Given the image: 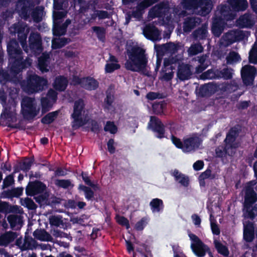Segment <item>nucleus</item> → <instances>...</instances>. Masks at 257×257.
Instances as JSON below:
<instances>
[{"mask_svg":"<svg viewBox=\"0 0 257 257\" xmlns=\"http://www.w3.org/2000/svg\"><path fill=\"white\" fill-rule=\"evenodd\" d=\"M126 53L128 59L124 63V67L127 70L139 72L146 69L148 60L144 49L133 46L126 49Z\"/></svg>","mask_w":257,"mask_h":257,"instance_id":"nucleus-1","label":"nucleus"},{"mask_svg":"<svg viewBox=\"0 0 257 257\" xmlns=\"http://www.w3.org/2000/svg\"><path fill=\"white\" fill-rule=\"evenodd\" d=\"M21 106V113L26 120H33L39 112L34 98L25 96L22 99Z\"/></svg>","mask_w":257,"mask_h":257,"instance_id":"nucleus-2","label":"nucleus"},{"mask_svg":"<svg viewBox=\"0 0 257 257\" xmlns=\"http://www.w3.org/2000/svg\"><path fill=\"white\" fill-rule=\"evenodd\" d=\"M46 79L36 74H29L27 77L25 89L30 93L42 91L47 85Z\"/></svg>","mask_w":257,"mask_h":257,"instance_id":"nucleus-3","label":"nucleus"},{"mask_svg":"<svg viewBox=\"0 0 257 257\" xmlns=\"http://www.w3.org/2000/svg\"><path fill=\"white\" fill-rule=\"evenodd\" d=\"M84 107L85 104L82 99L75 101L73 111L71 115V118L73 119L71 125L74 130H77L87 123V120L82 116Z\"/></svg>","mask_w":257,"mask_h":257,"instance_id":"nucleus-4","label":"nucleus"},{"mask_svg":"<svg viewBox=\"0 0 257 257\" xmlns=\"http://www.w3.org/2000/svg\"><path fill=\"white\" fill-rule=\"evenodd\" d=\"M183 3L187 10L200 8L201 14L203 16L209 14L213 7L211 0H183Z\"/></svg>","mask_w":257,"mask_h":257,"instance_id":"nucleus-5","label":"nucleus"},{"mask_svg":"<svg viewBox=\"0 0 257 257\" xmlns=\"http://www.w3.org/2000/svg\"><path fill=\"white\" fill-rule=\"evenodd\" d=\"M188 236L191 240V248L194 254L197 257H204L209 246L205 244L196 235L190 232Z\"/></svg>","mask_w":257,"mask_h":257,"instance_id":"nucleus-6","label":"nucleus"},{"mask_svg":"<svg viewBox=\"0 0 257 257\" xmlns=\"http://www.w3.org/2000/svg\"><path fill=\"white\" fill-rule=\"evenodd\" d=\"M202 141L200 135L197 134H193L189 137L184 139V152L190 153L199 149Z\"/></svg>","mask_w":257,"mask_h":257,"instance_id":"nucleus-7","label":"nucleus"},{"mask_svg":"<svg viewBox=\"0 0 257 257\" xmlns=\"http://www.w3.org/2000/svg\"><path fill=\"white\" fill-rule=\"evenodd\" d=\"M240 73L244 85L251 86L257 74V69L254 66L246 65L242 67Z\"/></svg>","mask_w":257,"mask_h":257,"instance_id":"nucleus-8","label":"nucleus"},{"mask_svg":"<svg viewBox=\"0 0 257 257\" xmlns=\"http://www.w3.org/2000/svg\"><path fill=\"white\" fill-rule=\"evenodd\" d=\"M247 32L239 30H231L225 33L222 36V39L226 46H229L235 42L243 40L246 36Z\"/></svg>","mask_w":257,"mask_h":257,"instance_id":"nucleus-9","label":"nucleus"},{"mask_svg":"<svg viewBox=\"0 0 257 257\" xmlns=\"http://www.w3.org/2000/svg\"><path fill=\"white\" fill-rule=\"evenodd\" d=\"M148 127L154 133L155 136L160 139L165 137V126L162 121L155 116H151L148 123Z\"/></svg>","mask_w":257,"mask_h":257,"instance_id":"nucleus-10","label":"nucleus"},{"mask_svg":"<svg viewBox=\"0 0 257 257\" xmlns=\"http://www.w3.org/2000/svg\"><path fill=\"white\" fill-rule=\"evenodd\" d=\"M29 47L34 54H40L43 50L42 39L40 33L32 32L29 37Z\"/></svg>","mask_w":257,"mask_h":257,"instance_id":"nucleus-11","label":"nucleus"},{"mask_svg":"<svg viewBox=\"0 0 257 257\" xmlns=\"http://www.w3.org/2000/svg\"><path fill=\"white\" fill-rule=\"evenodd\" d=\"M14 29L12 32L17 34L18 39L21 43L22 46L24 47L27 45V38L28 34L29 33V29L27 28L26 24L24 23H16L12 27Z\"/></svg>","mask_w":257,"mask_h":257,"instance_id":"nucleus-12","label":"nucleus"},{"mask_svg":"<svg viewBox=\"0 0 257 257\" xmlns=\"http://www.w3.org/2000/svg\"><path fill=\"white\" fill-rule=\"evenodd\" d=\"M10 67V72L14 75L18 74L22 70L26 68V62L23 61L22 56L19 55L15 58H9Z\"/></svg>","mask_w":257,"mask_h":257,"instance_id":"nucleus-13","label":"nucleus"},{"mask_svg":"<svg viewBox=\"0 0 257 257\" xmlns=\"http://www.w3.org/2000/svg\"><path fill=\"white\" fill-rule=\"evenodd\" d=\"M46 188V185L40 181L29 182L26 188V193L28 196H34L43 192Z\"/></svg>","mask_w":257,"mask_h":257,"instance_id":"nucleus-14","label":"nucleus"},{"mask_svg":"<svg viewBox=\"0 0 257 257\" xmlns=\"http://www.w3.org/2000/svg\"><path fill=\"white\" fill-rule=\"evenodd\" d=\"M143 35L148 40L153 42L160 40V32L158 29L153 24H149L146 26L143 30Z\"/></svg>","mask_w":257,"mask_h":257,"instance_id":"nucleus-15","label":"nucleus"},{"mask_svg":"<svg viewBox=\"0 0 257 257\" xmlns=\"http://www.w3.org/2000/svg\"><path fill=\"white\" fill-rule=\"evenodd\" d=\"M7 52L9 58L15 57L22 54V51L19 46V42L15 39L10 40L7 45Z\"/></svg>","mask_w":257,"mask_h":257,"instance_id":"nucleus-16","label":"nucleus"},{"mask_svg":"<svg viewBox=\"0 0 257 257\" xmlns=\"http://www.w3.org/2000/svg\"><path fill=\"white\" fill-rule=\"evenodd\" d=\"M191 65L188 64L179 65L177 71V77L181 81H185L191 78L192 75Z\"/></svg>","mask_w":257,"mask_h":257,"instance_id":"nucleus-17","label":"nucleus"},{"mask_svg":"<svg viewBox=\"0 0 257 257\" xmlns=\"http://www.w3.org/2000/svg\"><path fill=\"white\" fill-rule=\"evenodd\" d=\"M257 201V194L251 185L245 187L243 205H252Z\"/></svg>","mask_w":257,"mask_h":257,"instance_id":"nucleus-18","label":"nucleus"},{"mask_svg":"<svg viewBox=\"0 0 257 257\" xmlns=\"http://www.w3.org/2000/svg\"><path fill=\"white\" fill-rule=\"evenodd\" d=\"M225 21V20L220 17H217L214 20L211 31L215 36L219 37L222 33L226 25Z\"/></svg>","mask_w":257,"mask_h":257,"instance_id":"nucleus-19","label":"nucleus"},{"mask_svg":"<svg viewBox=\"0 0 257 257\" xmlns=\"http://www.w3.org/2000/svg\"><path fill=\"white\" fill-rule=\"evenodd\" d=\"M154 2L153 0H143L138 4L136 10L133 12V15L135 18H140L144 13V10L151 6Z\"/></svg>","mask_w":257,"mask_h":257,"instance_id":"nucleus-20","label":"nucleus"},{"mask_svg":"<svg viewBox=\"0 0 257 257\" xmlns=\"http://www.w3.org/2000/svg\"><path fill=\"white\" fill-rule=\"evenodd\" d=\"M216 84L208 83L202 85L199 89L198 94L201 97L210 96L216 91Z\"/></svg>","mask_w":257,"mask_h":257,"instance_id":"nucleus-21","label":"nucleus"},{"mask_svg":"<svg viewBox=\"0 0 257 257\" xmlns=\"http://www.w3.org/2000/svg\"><path fill=\"white\" fill-rule=\"evenodd\" d=\"M50 55L46 52L43 53L38 60V68L42 72L49 71Z\"/></svg>","mask_w":257,"mask_h":257,"instance_id":"nucleus-22","label":"nucleus"},{"mask_svg":"<svg viewBox=\"0 0 257 257\" xmlns=\"http://www.w3.org/2000/svg\"><path fill=\"white\" fill-rule=\"evenodd\" d=\"M68 84L67 77L63 75H59L56 77L53 83V87L58 91H64L67 88Z\"/></svg>","mask_w":257,"mask_h":257,"instance_id":"nucleus-23","label":"nucleus"},{"mask_svg":"<svg viewBox=\"0 0 257 257\" xmlns=\"http://www.w3.org/2000/svg\"><path fill=\"white\" fill-rule=\"evenodd\" d=\"M201 20L197 17H187L183 24V30L186 33L190 32L196 26L200 24Z\"/></svg>","mask_w":257,"mask_h":257,"instance_id":"nucleus-24","label":"nucleus"},{"mask_svg":"<svg viewBox=\"0 0 257 257\" xmlns=\"http://www.w3.org/2000/svg\"><path fill=\"white\" fill-rule=\"evenodd\" d=\"M227 3L235 12L245 11L248 7L246 0H227Z\"/></svg>","mask_w":257,"mask_h":257,"instance_id":"nucleus-25","label":"nucleus"},{"mask_svg":"<svg viewBox=\"0 0 257 257\" xmlns=\"http://www.w3.org/2000/svg\"><path fill=\"white\" fill-rule=\"evenodd\" d=\"M207 26L203 24L192 33V36L195 41L205 40L208 36Z\"/></svg>","mask_w":257,"mask_h":257,"instance_id":"nucleus-26","label":"nucleus"},{"mask_svg":"<svg viewBox=\"0 0 257 257\" xmlns=\"http://www.w3.org/2000/svg\"><path fill=\"white\" fill-rule=\"evenodd\" d=\"M237 25L240 28H251L253 25V22L251 20V16L248 13H245L240 16L237 20Z\"/></svg>","mask_w":257,"mask_h":257,"instance_id":"nucleus-27","label":"nucleus"},{"mask_svg":"<svg viewBox=\"0 0 257 257\" xmlns=\"http://www.w3.org/2000/svg\"><path fill=\"white\" fill-rule=\"evenodd\" d=\"M82 88L88 90H94L98 87V82L90 76L83 77Z\"/></svg>","mask_w":257,"mask_h":257,"instance_id":"nucleus-28","label":"nucleus"},{"mask_svg":"<svg viewBox=\"0 0 257 257\" xmlns=\"http://www.w3.org/2000/svg\"><path fill=\"white\" fill-rule=\"evenodd\" d=\"M17 234L15 232L6 231L0 236V245H8L12 242L17 237Z\"/></svg>","mask_w":257,"mask_h":257,"instance_id":"nucleus-29","label":"nucleus"},{"mask_svg":"<svg viewBox=\"0 0 257 257\" xmlns=\"http://www.w3.org/2000/svg\"><path fill=\"white\" fill-rule=\"evenodd\" d=\"M220 7V17L223 18L224 20H225L226 21L232 20L234 19V15L231 10V7L229 5H221Z\"/></svg>","mask_w":257,"mask_h":257,"instance_id":"nucleus-30","label":"nucleus"},{"mask_svg":"<svg viewBox=\"0 0 257 257\" xmlns=\"http://www.w3.org/2000/svg\"><path fill=\"white\" fill-rule=\"evenodd\" d=\"M150 206L153 213L162 212L164 208L163 200L158 198H154L151 201Z\"/></svg>","mask_w":257,"mask_h":257,"instance_id":"nucleus-31","label":"nucleus"},{"mask_svg":"<svg viewBox=\"0 0 257 257\" xmlns=\"http://www.w3.org/2000/svg\"><path fill=\"white\" fill-rule=\"evenodd\" d=\"M170 8L168 4H160L158 6V12L160 17H163L167 21H169L171 18V14L170 12Z\"/></svg>","mask_w":257,"mask_h":257,"instance_id":"nucleus-32","label":"nucleus"},{"mask_svg":"<svg viewBox=\"0 0 257 257\" xmlns=\"http://www.w3.org/2000/svg\"><path fill=\"white\" fill-rule=\"evenodd\" d=\"M173 176L174 177L175 181L178 182L181 185L184 187H187L189 185V177L181 172H179L178 170L175 169L174 170Z\"/></svg>","mask_w":257,"mask_h":257,"instance_id":"nucleus-33","label":"nucleus"},{"mask_svg":"<svg viewBox=\"0 0 257 257\" xmlns=\"http://www.w3.org/2000/svg\"><path fill=\"white\" fill-rule=\"evenodd\" d=\"M33 236L41 241H50L52 238L51 235L44 229H36L33 232Z\"/></svg>","mask_w":257,"mask_h":257,"instance_id":"nucleus-34","label":"nucleus"},{"mask_svg":"<svg viewBox=\"0 0 257 257\" xmlns=\"http://www.w3.org/2000/svg\"><path fill=\"white\" fill-rule=\"evenodd\" d=\"M71 42L70 38L65 37L53 39L52 41V48L53 49H61Z\"/></svg>","mask_w":257,"mask_h":257,"instance_id":"nucleus-35","label":"nucleus"},{"mask_svg":"<svg viewBox=\"0 0 257 257\" xmlns=\"http://www.w3.org/2000/svg\"><path fill=\"white\" fill-rule=\"evenodd\" d=\"M34 162V157H25L22 162L19 163L20 165V169L25 172H28L32 167Z\"/></svg>","mask_w":257,"mask_h":257,"instance_id":"nucleus-36","label":"nucleus"},{"mask_svg":"<svg viewBox=\"0 0 257 257\" xmlns=\"http://www.w3.org/2000/svg\"><path fill=\"white\" fill-rule=\"evenodd\" d=\"M43 12L44 8L43 7L38 6L33 9L31 15L34 22L38 23L42 21Z\"/></svg>","mask_w":257,"mask_h":257,"instance_id":"nucleus-37","label":"nucleus"},{"mask_svg":"<svg viewBox=\"0 0 257 257\" xmlns=\"http://www.w3.org/2000/svg\"><path fill=\"white\" fill-rule=\"evenodd\" d=\"M167 108V103L164 101L155 102L152 105V109L154 114L157 115L164 114V110Z\"/></svg>","mask_w":257,"mask_h":257,"instance_id":"nucleus-38","label":"nucleus"},{"mask_svg":"<svg viewBox=\"0 0 257 257\" xmlns=\"http://www.w3.org/2000/svg\"><path fill=\"white\" fill-rule=\"evenodd\" d=\"M91 29L94 33L98 39L102 42L105 40L106 30L104 27L100 26H93Z\"/></svg>","mask_w":257,"mask_h":257,"instance_id":"nucleus-39","label":"nucleus"},{"mask_svg":"<svg viewBox=\"0 0 257 257\" xmlns=\"http://www.w3.org/2000/svg\"><path fill=\"white\" fill-rule=\"evenodd\" d=\"M254 237V229L252 225L245 227L243 231V239L247 242H251Z\"/></svg>","mask_w":257,"mask_h":257,"instance_id":"nucleus-40","label":"nucleus"},{"mask_svg":"<svg viewBox=\"0 0 257 257\" xmlns=\"http://www.w3.org/2000/svg\"><path fill=\"white\" fill-rule=\"evenodd\" d=\"M78 189L82 191L84 193L85 197L87 200H93L94 199V193L93 191L88 186L83 184H79Z\"/></svg>","mask_w":257,"mask_h":257,"instance_id":"nucleus-41","label":"nucleus"},{"mask_svg":"<svg viewBox=\"0 0 257 257\" xmlns=\"http://www.w3.org/2000/svg\"><path fill=\"white\" fill-rule=\"evenodd\" d=\"M52 31L54 36L59 37L65 34L66 27L58 22H54Z\"/></svg>","mask_w":257,"mask_h":257,"instance_id":"nucleus-42","label":"nucleus"},{"mask_svg":"<svg viewBox=\"0 0 257 257\" xmlns=\"http://www.w3.org/2000/svg\"><path fill=\"white\" fill-rule=\"evenodd\" d=\"M214 244L218 253L224 256H227L229 255V252L228 248L221 242L217 240H215Z\"/></svg>","mask_w":257,"mask_h":257,"instance_id":"nucleus-43","label":"nucleus"},{"mask_svg":"<svg viewBox=\"0 0 257 257\" xmlns=\"http://www.w3.org/2000/svg\"><path fill=\"white\" fill-rule=\"evenodd\" d=\"M58 114V111L49 112L42 117L41 121L43 124H49L52 123Z\"/></svg>","mask_w":257,"mask_h":257,"instance_id":"nucleus-44","label":"nucleus"},{"mask_svg":"<svg viewBox=\"0 0 257 257\" xmlns=\"http://www.w3.org/2000/svg\"><path fill=\"white\" fill-rule=\"evenodd\" d=\"M7 220L10 224L11 228L13 229L18 223L22 222V217L16 214H10L7 217Z\"/></svg>","mask_w":257,"mask_h":257,"instance_id":"nucleus-45","label":"nucleus"},{"mask_svg":"<svg viewBox=\"0 0 257 257\" xmlns=\"http://www.w3.org/2000/svg\"><path fill=\"white\" fill-rule=\"evenodd\" d=\"M36 241L32 237L25 236L24 243L22 245V250L32 249Z\"/></svg>","mask_w":257,"mask_h":257,"instance_id":"nucleus-46","label":"nucleus"},{"mask_svg":"<svg viewBox=\"0 0 257 257\" xmlns=\"http://www.w3.org/2000/svg\"><path fill=\"white\" fill-rule=\"evenodd\" d=\"M21 8V15L25 19H28L30 16V3L29 1H24Z\"/></svg>","mask_w":257,"mask_h":257,"instance_id":"nucleus-47","label":"nucleus"},{"mask_svg":"<svg viewBox=\"0 0 257 257\" xmlns=\"http://www.w3.org/2000/svg\"><path fill=\"white\" fill-rule=\"evenodd\" d=\"M203 51V47L200 43L191 45L188 50L190 55H196Z\"/></svg>","mask_w":257,"mask_h":257,"instance_id":"nucleus-48","label":"nucleus"},{"mask_svg":"<svg viewBox=\"0 0 257 257\" xmlns=\"http://www.w3.org/2000/svg\"><path fill=\"white\" fill-rule=\"evenodd\" d=\"M255 207H252V205H248L247 206L245 205H243V211L245 216L251 219L254 218L255 214L254 212Z\"/></svg>","mask_w":257,"mask_h":257,"instance_id":"nucleus-49","label":"nucleus"},{"mask_svg":"<svg viewBox=\"0 0 257 257\" xmlns=\"http://www.w3.org/2000/svg\"><path fill=\"white\" fill-rule=\"evenodd\" d=\"M114 101V97L110 94H107L104 101V105L103 106L104 110H109L112 107V103Z\"/></svg>","mask_w":257,"mask_h":257,"instance_id":"nucleus-50","label":"nucleus"},{"mask_svg":"<svg viewBox=\"0 0 257 257\" xmlns=\"http://www.w3.org/2000/svg\"><path fill=\"white\" fill-rule=\"evenodd\" d=\"M41 105H42V113H46L49 111L52 107V103L50 100L47 97H43L41 99Z\"/></svg>","mask_w":257,"mask_h":257,"instance_id":"nucleus-51","label":"nucleus"},{"mask_svg":"<svg viewBox=\"0 0 257 257\" xmlns=\"http://www.w3.org/2000/svg\"><path fill=\"white\" fill-rule=\"evenodd\" d=\"M166 47L167 53H170L171 54H175L177 52L179 48V45L178 44H175L173 42H168L165 44Z\"/></svg>","mask_w":257,"mask_h":257,"instance_id":"nucleus-52","label":"nucleus"},{"mask_svg":"<svg viewBox=\"0 0 257 257\" xmlns=\"http://www.w3.org/2000/svg\"><path fill=\"white\" fill-rule=\"evenodd\" d=\"M120 68V65L118 63H107L105 65V71L107 73H111Z\"/></svg>","mask_w":257,"mask_h":257,"instance_id":"nucleus-53","label":"nucleus"},{"mask_svg":"<svg viewBox=\"0 0 257 257\" xmlns=\"http://www.w3.org/2000/svg\"><path fill=\"white\" fill-rule=\"evenodd\" d=\"M71 3V6L74 8H75L76 6L77 5H79V11L80 12H85L88 9L87 5L83 6V5L86 4L85 0H73Z\"/></svg>","mask_w":257,"mask_h":257,"instance_id":"nucleus-54","label":"nucleus"},{"mask_svg":"<svg viewBox=\"0 0 257 257\" xmlns=\"http://www.w3.org/2000/svg\"><path fill=\"white\" fill-rule=\"evenodd\" d=\"M105 132H109L111 134H115L117 131V127L113 121H107L104 127Z\"/></svg>","mask_w":257,"mask_h":257,"instance_id":"nucleus-55","label":"nucleus"},{"mask_svg":"<svg viewBox=\"0 0 257 257\" xmlns=\"http://www.w3.org/2000/svg\"><path fill=\"white\" fill-rule=\"evenodd\" d=\"M14 173H12L6 177L4 179L2 188L5 189L11 186L14 183Z\"/></svg>","mask_w":257,"mask_h":257,"instance_id":"nucleus-56","label":"nucleus"},{"mask_svg":"<svg viewBox=\"0 0 257 257\" xmlns=\"http://www.w3.org/2000/svg\"><path fill=\"white\" fill-rule=\"evenodd\" d=\"M240 60L241 58L240 55L237 53L235 52H230L229 55L226 57L227 62L229 64L238 62Z\"/></svg>","mask_w":257,"mask_h":257,"instance_id":"nucleus-57","label":"nucleus"},{"mask_svg":"<svg viewBox=\"0 0 257 257\" xmlns=\"http://www.w3.org/2000/svg\"><path fill=\"white\" fill-rule=\"evenodd\" d=\"M235 140L236 139L233 136L228 133L225 140L226 147H227V149L236 148V147L235 146Z\"/></svg>","mask_w":257,"mask_h":257,"instance_id":"nucleus-58","label":"nucleus"},{"mask_svg":"<svg viewBox=\"0 0 257 257\" xmlns=\"http://www.w3.org/2000/svg\"><path fill=\"white\" fill-rule=\"evenodd\" d=\"M55 185L60 188L67 189L71 186V182L69 179H58L55 182Z\"/></svg>","mask_w":257,"mask_h":257,"instance_id":"nucleus-59","label":"nucleus"},{"mask_svg":"<svg viewBox=\"0 0 257 257\" xmlns=\"http://www.w3.org/2000/svg\"><path fill=\"white\" fill-rule=\"evenodd\" d=\"M249 62L254 64H257V47H253L249 51Z\"/></svg>","mask_w":257,"mask_h":257,"instance_id":"nucleus-60","label":"nucleus"},{"mask_svg":"<svg viewBox=\"0 0 257 257\" xmlns=\"http://www.w3.org/2000/svg\"><path fill=\"white\" fill-rule=\"evenodd\" d=\"M148 223V218L146 217H144L136 223L135 228L138 231L143 230L145 227L147 225Z\"/></svg>","mask_w":257,"mask_h":257,"instance_id":"nucleus-61","label":"nucleus"},{"mask_svg":"<svg viewBox=\"0 0 257 257\" xmlns=\"http://www.w3.org/2000/svg\"><path fill=\"white\" fill-rule=\"evenodd\" d=\"M174 257H187L183 252L179 245H172Z\"/></svg>","mask_w":257,"mask_h":257,"instance_id":"nucleus-62","label":"nucleus"},{"mask_svg":"<svg viewBox=\"0 0 257 257\" xmlns=\"http://www.w3.org/2000/svg\"><path fill=\"white\" fill-rule=\"evenodd\" d=\"M116 222L123 226H125L127 229L130 228V223L128 220L123 216L117 215L116 216Z\"/></svg>","mask_w":257,"mask_h":257,"instance_id":"nucleus-63","label":"nucleus"},{"mask_svg":"<svg viewBox=\"0 0 257 257\" xmlns=\"http://www.w3.org/2000/svg\"><path fill=\"white\" fill-rule=\"evenodd\" d=\"M219 73L220 76L226 80L230 79L232 77V74L228 68H223L222 70L220 71Z\"/></svg>","mask_w":257,"mask_h":257,"instance_id":"nucleus-64","label":"nucleus"}]
</instances>
